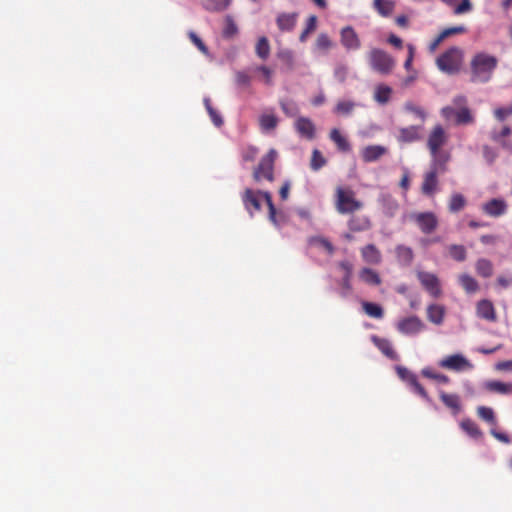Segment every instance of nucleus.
Wrapping results in <instances>:
<instances>
[{
	"mask_svg": "<svg viewBox=\"0 0 512 512\" xmlns=\"http://www.w3.org/2000/svg\"><path fill=\"white\" fill-rule=\"evenodd\" d=\"M445 308L439 304H431L427 308V317L430 322L440 325L444 320Z\"/></svg>",
	"mask_w": 512,
	"mask_h": 512,
	"instance_id": "nucleus-28",
	"label": "nucleus"
},
{
	"mask_svg": "<svg viewBox=\"0 0 512 512\" xmlns=\"http://www.w3.org/2000/svg\"><path fill=\"white\" fill-rule=\"evenodd\" d=\"M419 138V128L410 126L402 128L398 135V140L401 142H413Z\"/></svg>",
	"mask_w": 512,
	"mask_h": 512,
	"instance_id": "nucleus-37",
	"label": "nucleus"
},
{
	"mask_svg": "<svg viewBox=\"0 0 512 512\" xmlns=\"http://www.w3.org/2000/svg\"><path fill=\"white\" fill-rule=\"evenodd\" d=\"M465 31H466V28L464 26H455V27L446 28L441 33L443 34V36L445 38H447L451 35L463 33Z\"/></svg>",
	"mask_w": 512,
	"mask_h": 512,
	"instance_id": "nucleus-64",
	"label": "nucleus"
},
{
	"mask_svg": "<svg viewBox=\"0 0 512 512\" xmlns=\"http://www.w3.org/2000/svg\"><path fill=\"white\" fill-rule=\"evenodd\" d=\"M493 114L497 121L504 122L508 117L512 116V102L505 107L495 108Z\"/></svg>",
	"mask_w": 512,
	"mask_h": 512,
	"instance_id": "nucleus-48",
	"label": "nucleus"
},
{
	"mask_svg": "<svg viewBox=\"0 0 512 512\" xmlns=\"http://www.w3.org/2000/svg\"><path fill=\"white\" fill-rule=\"evenodd\" d=\"M392 94V88L385 84L376 86L374 99L377 103L384 105L389 102Z\"/></svg>",
	"mask_w": 512,
	"mask_h": 512,
	"instance_id": "nucleus-30",
	"label": "nucleus"
},
{
	"mask_svg": "<svg viewBox=\"0 0 512 512\" xmlns=\"http://www.w3.org/2000/svg\"><path fill=\"white\" fill-rule=\"evenodd\" d=\"M452 106H445L441 109V115L446 120H454L457 125L471 124L474 122V117L467 106V99L465 96H456Z\"/></svg>",
	"mask_w": 512,
	"mask_h": 512,
	"instance_id": "nucleus-2",
	"label": "nucleus"
},
{
	"mask_svg": "<svg viewBox=\"0 0 512 512\" xmlns=\"http://www.w3.org/2000/svg\"><path fill=\"white\" fill-rule=\"evenodd\" d=\"M483 156L485 158V160L488 162V163H493L495 161V159L497 158V153L495 152L494 149H492L491 147L489 146H484L483 147Z\"/></svg>",
	"mask_w": 512,
	"mask_h": 512,
	"instance_id": "nucleus-63",
	"label": "nucleus"
},
{
	"mask_svg": "<svg viewBox=\"0 0 512 512\" xmlns=\"http://www.w3.org/2000/svg\"><path fill=\"white\" fill-rule=\"evenodd\" d=\"M259 125L263 132H269L277 127L278 118L272 111L265 112L259 117Z\"/></svg>",
	"mask_w": 512,
	"mask_h": 512,
	"instance_id": "nucleus-26",
	"label": "nucleus"
},
{
	"mask_svg": "<svg viewBox=\"0 0 512 512\" xmlns=\"http://www.w3.org/2000/svg\"><path fill=\"white\" fill-rule=\"evenodd\" d=\"M397 329L404 335H415L424 329V323L417 316H410L400 320Z\"/></svg>",
	"mask_w": 512,
	"mask_h": 512,
	"instance_id": "nucleus-12",
	"label": "nucleus"
},
{
	"mask_svg": "<svg viewBox=\"0 0 512 512\" xmlns=\"http://www.w3.org/2000/svg\"><path fill=\"white\" fill-rule=\"evenodd\" d=\"M317 25V17L315 15H311L307 19L306 27L303 32L299 36V40L301 42H305L307 40L308 35L316 29Z\"/></svg>",
	"mask_w": 512,
	"mask_h": 512,
	"instance_id": "nucleus-49",
	"label": "nucleus"
},
{
	"mask_svg": "<svg viewBox=\"0 0 512 512\" xmlns=\"http://www.w3.org/2000/svg\"><path fill=\"white\" fill-rule=\"evenodd\" d=\"M243 202L247 210L251 212V208L254 210H260V202L258 194L253 192L251 189H246L244 196H243Z\"/></svg>",
	"mask_w": 512,
	"mask_h": 512,
	"instance_id": "nucleus-36",
	"label": "nucleus"
},
{
	"mask_svg": "<svg viewBox=\"0 0 512 512\" xmlns=\"http://www.w3.org/2000/svg\"><path fill=\"white\" fill-rule=\"evenodd\" d=\"M362 308L369 317L375 319H381L384 315L383 308L377 303L363 301Z\"/></svg>",
	"mask_w": 512,
	"mask_h": 512,
	"instance_id": "nucleus-35",
	"label": "nucleus"
},
{
	"mask_svg": "<svg viewBox=\"0 0 512 512\" xmlns=\"http://www.w3.org/2000/svg\"><path fill=\"white\" fill-rule=\"evenodd\" d=\"M440 398L443 403L450 408L453 413L456 415L461 410L460 399L456 394H447L444 391L440 392Z\"/></svg>",
	"mask_w": 512,
	"mask_h": 512,
	"instance_id": "nucleus-29",
	"label": "nucleus"
},
{
	"mask_svg": "<svg viewBox=\"0 0 512 512\" xmlns=\"http://www.w3.org/2000/svg\"><path fill=\"white\" fill-rule=\"evenodd\" d=\"M372 340L376 347L389 359L398 361L399 355L395 352L392 343L385 338H379L377 336H373Z\"/></svg>",
	"mask_w": 512,
	"mask_h": 512,
	"instance_id": "nucleus-18",
	"label": "nucleus"
},
{
	"mask_svg": "<svg viewBox=\"0 0 512 512\" xmlns=\"http://www.w3.org/2000/svg\"><path fill=\"white\" fill-rule=\"evenodd\" d=\"M238 33V27L234 22L232 16L227 15L225 17V27L223 29V36L225 38H232Z\"/></svg>",
	"mask_w": 512,
	"mask_h": 512,
	"instance_id": "nucleus-44",
	"label": "nucleus"
},
{
	"mask_svg": "<svg viewBox=\"0 0 512 512\" xmlns=\"http://www.w3.org/2000/svg\"><path fill=\"white\" fill-rule=\"evenodd\" d=\"M411 217L416 221L421 231L426 234L433 232L438 225L437 217L432 212L416 213Z\"/></svg>",
	"mask_w": 512,
	"mask_h": 512,
	"instance_id": "nucleus-13",
	"label": "nucleus"
},
{
	"mask_svg": "<svg viewBox=\"0 0 512 512\" xmlns=\"http://www.w3.org/2000/svg\"><path fill=\"white\" fill-rule=\"evenodd\" d=\"M472 10V4L470 0H462V2L454 9L455 14H464Z\"/></svg>",
	"mask_w": 512,
	"mask_h": 512,
	"instance_id": "nucleus-62",
	"label": "nucleus"
},
{
	"mask_svg": "<svg viewBox=\"0 0 512 512\" xmlns=\"http://www.w3.org/2000/svg\"><path fill=\"white\" fill-rule=\"evenodd\" d=\"M476 313L479 318L490 322L496 321V313L493 303L487 299H483L477 303Z\"/></svg>",
	"mask_w": 512,
	"mask_h": 512,
	"instance_id": "nucleus-16",
	"label": "nucleus"
},
{
	"mask_svg": "<svg viewBox=\"0 0 512 512\" xmlns=\"http://www.w3.org/2000/svg\"><path fill=\"white\" fill-rule=\"evenodd\" d=\"M257 56L263 60L267 59L270 54V44L267 37L262 36L258 39L255 47Z\"/></svg>",
	"mask_w": 512,
	"mask_h": 512,
	"instance_id": "nucleus-39",
	"label": "nucleus"
},
{
	"mask_svg": "<svg viewBox=\"0 0 512 512\" xmlns=\"http://www.w3.org/2000/svg\"><path fill=\"white\" fill-rule=\"evenodd\" d=\"M373 7L381 16L388 17L394 11L395 2L392 0H374Z\"/></svg>",
	"mask_w": 512,
	"mask_h": 512,
	"instance_id": "nucleus-31",
	"label": "nucleus"
},
{
	"mask_svg": "<svg viewBox=\"0 0 512 512\" xmlns=\"http://www.w3.org/2000/svg\"><path fill=\"white\" fill-rule=\"evenodd\" d=\"M387 149L381 145H369L362 150V159L364 162H374L386 154Z\"/></svg>",
	"mask_w": 512,
	"mask_h": 512,
	"instance_id": "nucleus-21",
	"label": "nucleus"
},
{
	"mask_svg": "<svg viewBox=\"0 0 512 512\" xmlns=\"http://www.w3.org/2000/svg\"><path fill=\"white\" fill-rule=\"evenodd\" d=\"M333 46V43L329 36L325 33L318 35L316 40V48L319 50L327 51Z\"/></svg>",
	"mask_w": 512,
	"mask_h": 512,
	"instance_id": "nucleus-54",
	"label": "nucleus"
},
{
	"mask_svg": "<svg viewBox=\"0 0 512 512\" xmlns=\"http://www.w3.org/2000/svg\"><path fill=\"white\" fill-rule=\"evenodd\" d=\"M276 158L277 151L275 149H270L269 152L261 159L259 165L254 171V179L256 181H260L262 179L273 181V169Z\"/></svg>",
	"mask_w": 512,
	"mask_h": 512,
	"instance_id": "nucleus-6",
	"label": "nucleus"
},
{
	"mask_svg": "<svg viewBox=\"0 0 512 512\" xmlns=\"http://www.w3.org/2000/svg\"><path fill=\"white\" fill-rule=\"evenodd\" d=\"M397 261L402 266H409L414 258L413 250L404 245H398L395 248Z\"/></svg>",
	"mask_w": 512,
	"mask_h": 512,
	"instance_id": "nucleus-27",
	"label": "nucleus"
},
{
	"mask_svg": "<svg viewBox=\"0 0 512 512\" xmlns=\"http://www.w3.org/2000/svg\"><path fill=\"white\" fill-rule=\"evenodd\" d=\"M348 66L343 63H338L334 68V77L339 82H344L348 75Z\"/></svg>",
	"mask_w": 512,
	"mask_h": 512,
	"instance_id": "nucleus-57",
	"label": "nucleus"
},
{
	"mask_svg": "<svg viewBox=\"0 0 512 512\" xmlns=\"http://www.w3.org/2000/svg\"><path fill=\"white\" fill-rule=\"evenodd\" d=\"M383 213L388 217H394L398 211V202L389 194H382L378 199Z\"/></svg>",
	"mask_w": 512,
	"mask_h": 512,
	"instance_id": "nucleus-20",
	"label": "nucleus"
},
{
	"mask_svg": "<svg viewBox=\"0 0 512 512\" xmlns=\"http://www.w3.org/2000/svg\"><path fill=\"white\" fill-rule=\"evenodd\" d=\"M463 62V51L458 47H451L440 55L436 64L439 70L447 74H456Z\"/></svg>",
	"mask_w": 512,
	"mask_h": 512,
	"instance_id": "nucleus-4",
	"label": "nucleus"
},
{
	"mask_svg": "<svg viewBox=\"0 0 512 512\" xmlns=\"http://www.w3.org/2000/svg\"><path fill=\"white\" fill-rule=\"evenodd\" d=\"M282 111L289 117H295L299 113L298 106L293 101L283 100L280 102Z\"/></svg>",
	"mask_w": 512,
	"mask_h": 512,
	"instance_id": "nucleus-51",
	"label": "nucleus"
},
{
	"mask_svg": "<svg viewBox=\"0 0 512 512\" xmlns=\"http://www.w3.org/2000/svg\"><path fill=\"white\" fill-rule=\"evenodd\" d=\"M406 47H407V50H408V56H407V59L404 62V68L407 71H411L412 63H413V59H414V54H415V47H414L413 44H410V43L407 44Z\"/></svg>",
	"mask_w": 512,
	"mask_h": 512,
	"instance_id": "nucleus-61",
	"label": "nucleus"
},
{
	"mask_svg": "<svg viewBox=\"0 0 512 512\" xmlns=\"http://www.w3.org/2000/svg\"><path fill=\"white\" fill-rule=\"evenodd\" d=\"M326 164V159L323 157L321 152L317 149H314L312 152L311 158V169L314 171H318Z\"/></svg>",
	"mask_w": 512,
	"mask_h": 512,
	"instance_id": "nucleus-50",
	"label": "nucleus"
},
{
	"mask_svg": "<svg viewBox=\"0 0 512 512\" xmlns=\"http://www.w3.org/2000/svg\"><path fill=\"white\" fill-rule=\"evenodd\" d=\"M354 107L355 103L352 101H340L336 105L334 111L338 114L348 115Z\"/></svg>",
	"mask_w": 512,
	"mask_h": 512,
	"instance_id": "nucleus-56",
	"label": "nucleus"
},
{
	"mask_svg": "<svg viewBox=\"0 0 512 512\" xmlns=\"http://www.w3.org/2000/svg\"><path fill=\"white\" fill-rule=\"evenodd\" d=\"M461 428L472 438L478 439L482 436L476 423L470 419L463 420L461 422Z\"/></svg>",
	"mask_w": 512,
	"mask_h": 512,
	"instance_id": "nucleus-40",
	"label": "nucleus"
},
{
	"mask_svg": "<svg viewBox=\"0 0 512 512\" xmlns=\"http://www.w3.org/2000/svg\"><path fill=\"white\" fill-rule=\"evenodd\" d=\"M404 108L407 112L414 114L416 117L424 120L426 117L425 111L418 105L412 102H406Z\"/></svg>",
	"mask_w": 512,
	"mask_h": 512,
	"instance_id": "nucleus-55",
	"label": "nucleus"
},
{
	"mask_svg": "<svg viewBox=\"0 0 512 512\" xmlns=\"http://www.w3.org/2000/svg\"><path fill=\"white\" fill-rule=\"evenodd\" d=\"M330 138L338 146L340 150L348 151L350 149L348 141L344 136L341 135L338 129L331 130Z\"/></svg>",
	"mask_w": 512,
	"mask_h": 512,
	"instance_id": "nucleus-43",
	"label": "nucleus"
},
{
	"mask_svg": "<svg viewBox=\"0 0 512 512\" xmlns=\"http://www.w3.org/2000/svg\"><path fill=\"white\" fill-rule=\"evenodd\" d=\"M498 59L486 52L476 53L470 61L471 77L473 83L484 84L492 79Z\"/></svg>",
	"mask_w": 512,
	"mask_h": 512,
	"instance_id": "nucleus-1",
	"label": "nucleus"
},
{
	"mask_svg": "<svg viewBox=\"0 0 512 512\" xmlns=\"http://www.w3.org/2000/svg\"><path fill=\"white\" fill-rule=\"evenodd\" d=\"M459 283L469 294L475 293L479 289L478 282L468 274H462L459 276Z\"/></svg>",
	"mask_w": 512,
	"mask_h": 512,
	"instance_id": "nucleus-38",
	"label": "nucleus"
},
{
	"mask_svg": "<svg viewBox=\"0 0 512 512\" xmlns=\"http://www.w3.org/2000/svg\"><path fill=\"white\" fill-rule=\"evenodd\" d=\"M232 0H205L203 2V8L209 12H222L226 10Z\"/></svg>",
	"mask_w": 512,
	"mask_h": 512,
	"instance_id": "nucleus-33",
	"label": "nucleus"
},
{
	"mask_svg": "<svg viewBox=\"0 0 512 512\" xmlns=\"http://www.w3.org/2000/svg\"><path fill=\"white\" fill-rule=\"evenodd\" d=\"M449 253L450 256L456 261L462 262L466 259V249L463 245H450Z\"/></svg>",
	"mask_w": 512,
	"mask_h": 512,
	"instance_id": "nucleus-47",
	"label": "nucleus"
},
{
	"mask_svg": "<svg viewBox=\"0 0 512 512\" xmlns=\"http://www.w3.org/2000/svg\"><path fill=\"white\" fill-rule=\"evenodd\" d=\"M350 280H351V276L344 275V277L341 281L342 288L340 290V296L343 298L348 297L352 291V286H351Z\"/></svg>",
	"mask_w": 512,
	"mask_h": 512,
	"instance_id": "nucleus-59",
	"label": "nucleus"
},
{
	"mask_svg": "<svg viewBox=\"0 0 512 512\" xmlns=\"http://www.w3.org/2000/svg\"><path fill=\"white\" fill-rule=\"evenodd\" d=\"M477 413H478V416L481 419H483L484 421H486L492 425L496 424L495 414H494V411L492 408L486 407V406H479L477 408Z\"/></svg>",
	"mask_w": 512,
	"mask_h": 512,
	"instance_id": "nucleus-45",
	"label": "nucleus"
},
{
	"mask_svg": "<svg viewBox=\"0 0 512 512\" xmlns=\"http://www.w3.org/2000/svg\"><path fill=\"white\" fill-rule=\"evenodd\" d=\"M438 174L439 173L436 172V170L430 169V171H428L424 175V180H423V183L421 186V191L423 194H425L427 196H431L435 193V191L437 190V186H438V179H437Z\"/></svg>",
	"mask_w": 512,
	"mask_h": 512,
	"instance_id": "nucleus-17",
	"label": "nucleus"
},
{
	"mask_svg": "<svg viewBox=\"0 0 512 512\" xmlns=\"http://www.w3.org/2000/svg\"><path fill=\"white\" fill-rule=\"evenodd\" d=\"M259 195L263 196L268 208H269V219L273 222L274 225L279 226V222L276 218V209L272 202V197L269 192H258Z\"/></svg>",
	"mask_w": 512,
	"mask_h": 512,
	"instance_id": "nucleus-46",
	"label": "nucleus"
},
{
	"mask_svg": "<svg viewBox=\"0 0 512 512\" xmlns=\"http://www.w3.org/2000/svg\"><path fill=\"white\" fill-rule=\"evenodd\" d=\"M361 255L365 262L369 264H379L382 260L381 253L373 244H368L361 249Z\"/></svg>",
	"mask_w": 512,
	"mask_h": 512,
	"instance_id": "nucleus-24",
	"label": "nucleus"
},
{
	"mask_svg": "<svg viewBox=\"0 0 512 512\" xmlns=\"http://www.w3.org/2000/svg\"><path fill=\"white\" fill-rule=\"evenodd\" d=\"M484 388L490 392L510 395L512 394V383H505L497 380H491L484 383Z\"/></svg>",
	"mask_w": 512,
	"mask_h": 512,
	"instance_id": "nucleus-23",
	"label": "nucleus"
},
{
	"mask_svg": "<svg viewBox=\"0 0 512 512\" xmlns=\"http://www.w3.org/2000/svg\"><path fill=\"white\" fill-rule=\"evenodd\" d=\"M347 225H348V228L350 229V231L361 232V231H366L371 228V221H370L369 217H367L365 215H360V216L354 215V216L350 217Z\"/></svg>",
	"mask_w": 512,
	"mask_h": 512,
	"instance_id": "nucleus-22",
	"label": "nucleus"
},
{
	"mask_svg": "<svg viewBox=\"0 0 512 512\" xmlns=\"http://www.w3.org/2000/svg\"><path fill=\"white\" fill-rule=\"evenodd\" d=\"M475 269L478 275L489 278L493 275V264L490 260L485 258H480L477 260L475 264Z\"/></svg>",
	"mask_w": 512,
	"mask_h": 512,
	"instance_id": "nucleus-34",
	"label": "nucleus"
},
{
	"mask_svg": "<svg viewBox=\"0 0 512 512\" xmlns=\"http://www.w3.org/2000/svg\"><path fill=\"white\" fill-rule=\"evenodd\" d=\"M508 204L503 198H493L482 205V211L490 217H500L506 214Z\"/></svg>",
	"mask_w": 512,
	"mask_h": 512,
	"instance_id": "nucleus-14",
	"label": "nucleus"
},
{
	"mask_svg": "<svg viewBox=\"0 0 512 512\" xmlns=\"http://www.w3.org/2000/svg\"><path fill=\"white\" fill-rule=\"evenodd\" d=\"M310 244L315 247L324 249L329 255H332L335 251V248L332 245V243L324 237H313L310 239Z\"/></svg>",
	"mask_w": 512,
	"mask_h": 512,
	"instance_id": "nucleus-41",
	"label": "nucleus"
},
{
	"mask_svg": "<svg viewBox=\"0 0 512 512\" xmlns=\"http://www.w3.org/2000/svg\"><path fill=\"white\" fill-rule=\"evenodd\" d=\"M448 141V135L441 125H436L430 132L427 146L431 154H435Z\"/></svg>",
	"mask_w": 512,
	"mask_h": 512,
	"instance_id": "nucleus-11",
	"label": "nucleus"
},
{
	"mask_svg": "<svg viewBox=\"0 0 512 512\" xmlns=\"http://www.w3.org/2000/svg\"><path fill=\"white\" fill-rule=\"evenodd\" d=\"M298 13H281L276 18V23L281 31H292L297 23Z\"/></svg>",
	"mask_w": 512,
	"mask_h": 512,
	"instance_id": "nucleus-19",
	"label": "nucleus"
},
{
	"mask_svg": "<svg viewBox=\"0 0 512 512\" xmlns=\"http://www.w3.org/2000/svg\"><path fill=\"white\" fill-rule=\"evenodd\" d=\"M466 205L464 196L460 193L452 194L449 202V210L453 213L462 210Z\"/></svg>",
	"mask_w": 512,
	"mask_h": 512,
	"instance_id": "nucleus-42",
	"label": "nucleus"
},
{
	"mask_svg": "<svg viewBox=\"0 0 512 512\" xmlns=\"http://www.w3.org/2000/svg\"><path fill=\"white\" fill-rule=\"evenodd\" d=\"M336 210L340 214H349L360 210L363 203L355 198V193L351 189L338 187L336 189Z\"/></svg>",
	"mask_w": 512,
	"mask_h": 512,
	"instance_id": "nucleus-5",
	"label": "nucleus"
},
{
	"mask_svg": "<svg viewBox=\"0 0 512 512\" xmlns=\"http://www.w3.org/2000/svg\"><path fill=\"white\" fill-rule=\"evenodd\" d=\"M417 277L423 288L432 297L438 298L441 295L440 281L435 274L425 271H418Z\"/></svg>",
	"mask_w": 512,
	"mask_h": 512,
	"instance_id": "nucleus-9",
	"label": "nucleus"
},
{
	"mask_svg": "<svg viewBox=\"0 0 512 512\" xmlns=\"http://www.w3.org/2000/svg\"><path fill=\"white\" fill-rule=\"evenodd\" d=\"M441 368L454 372L470 371L474 365L462 354L456 353L441 359L438 363Z\"/></svg>",
	"mask_w": 512,
	"mask_h": 512,
	"instance_id": "nucleus-7",
	"label": "nucleus"
},
{
	"mask_svg": "<svg viewBox=\"0 0 512 512\" xmlns=\"http://www.w3.org/2000/svg\"><path fill=\"white\" fill-rule=\"evenodd\" d=\"M512 134V129L508 125H504L501 130H492L490 133V137L494 142H501V140Z\"/></svg>",
	"mask_w": 512,
	"mask_h": 512,
	"instance_id": "nucleus-52",
	"label": "nucleus"
},
{
	"mask_svg": "<svg viewBox=\"0 0 512 512\" xmlns=\"http://www.w3.org/2000/svg\"><path fill=\"white\" fill-rule=\"evenodd\" d=\"M421 373L423 376L430 378V379H434L443 384H447L449 382V378L446 375L436 373L429 367L423 368Z\"/></svg>",
	"mask_w": 512,
	"mask_h": 512,
	"instance_id": "nucleus-53",
	"label": "nucleus"
},
{
	"mask_svg": "<svg viewBox=\"0 0 512 512\" xmlns=\"http://www.w3.org/2000/svg\"><path fill=\"white\" fill-rule=\"evenodd\" d=\"M367 57L370 68L378 74L388 75L395 68V59L382 49L372 48Z\"/></svg>",
	"mask_w": 512,
	"mask_h": 512,
	"instance_id": "nucleus-3",
	"label": "nucleus"
},
{
	"mask_svg": "<svg viewBox=\"0 0 512 512\" xmlns=\"http://www.w3.org/2000/svg\"><path fill=\"white\" fill-rule=\"evenodd\" d=\"M359 278L361 281L368 285H379L381 283V278L379 274L370 268H363L359 272Z\"/></svg>",
	"mask_w": 512,
	"mask_h": 512,
	"instance_id": "nucleus-32",
	"label": "nucleus"
},
{
	"mask_svg": "<svg viewBox=\"0 0 512 512\" xmlns=\"http://www.w3.org/2000/svg\"><path fill=\"white\" fill-rule=\"evenodd\" d=\"M396 372L399 378L405 382H407L412 391L419 396H421L426 402L431 403L432 400L428 396L426 390L422 387V385L418 382L417 377L414 373L409 371L407 368L403 366H396Z\"/></svg>",
	"mask_w": 512,
	"mask_h": 512,
	"instance_id": "nucleus-8",
	"label": "nucleus"
},
{
	"mask_svg": "<svg viewBox=\"0 0 512 512\" xmlns=\"http://www.w3.org/2000/svg\"><path fill=\"white\" fill-rule=\"evenodd\" d=\"M340 43L347 51H356L361 47V40L352 26L340 30Z\"/></svg>",
	"mask_w": 512,
	"mask_h": 512,
	"instance_id": "nucleus-10",
	"label": "nucleus"
},
{
	"mask_svg": "<svg viewBox=\"0 0 512 512\" xmlns=\"http://www.w3.org/2000/svg\"><path fill=\"white\" fill-rule=\"evenodd\" d=\"M297 133L308 140H312L315 137V125L311 119L307 117H298L294 124Z\"/></svg>",
	"mask_w": 512,
	"mask_h": 512,
	"instance_id": "nucleus-15",
	"label": "nucleus"
},
{
	"mask_svg": "<svg viewBox=\"0 0 512 512\" xmlns=\"http://www.w3.org/2000/svg\"><path fill=\"white\" fill-rule=\"evenodd\" d=\"M432 162H431V170H436L438 173H443L447 170V163L450 160V155L448 153H442L440 150H437L435 154H431Z\"/></svg>",
	"mask_w": 512,
	"mask_h": 512,
	"instance_id": "nucleus-25",
	"label": "nucleus"
},
{
	"mask_svg": "<svg viewBox=\"0 0 512 512\" xmlns=\"http://www.w3.org/2000/svg\"><path fill=\"white\" fill-rule=\"evenodd\" d=\"M278 58L287 64L289 67H292L294 64V54L289 49H282L277 54Z\"/></svg>",
	"mask_w": 512,
	"mask_h": 512,
	"instance_id": "nucleus-58",
	"label": "nucleus"
},
{
	"mask_svg": "<svg viewBox=\"0 0 512 512\" xmlns=\"http://www.w3.org/2000/svg\"><path fill=\"white\" fill-rule=\"evenodd\" d=\"M189 38L193 42L194 45L197 46V48L205 55H208V48L203 43V41L197 36L194 32H189Z\"/></svg>",
	"mask_w": 512,
	"mask_h": 512,
	"instance_id": "nucleus-60",
	"label": "nucleus"
}]
</instances>
